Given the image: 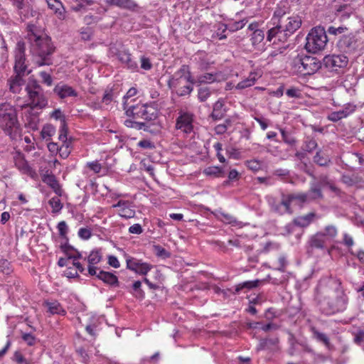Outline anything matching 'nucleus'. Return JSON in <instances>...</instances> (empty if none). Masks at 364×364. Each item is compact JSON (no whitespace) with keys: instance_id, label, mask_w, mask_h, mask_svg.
I'll use <instances>...</instances> for the list:
<instances>
[{"instance_id":"obj_10","label":"nucleus","mask_w":364,"mask_h":364,"mask_svg":"<svg viewBox=\"0 0 364 364\" xmlns=\"http://www.w3.org/2000/svg\"><path fill=\"white\" fill-rule=\"evenodd\" d=\"M183 81L191 84L195 82L190 72L189 67L186 65H183L180 69L172 75L168 82V85L170 88L177 89L181 85Z\"/></svg>"},{"instance_id":"obj_17","label":"nucleus","mask_w":364,"mask_h":364,"mask_svg":"<svg viewBox=\"0 0 364 364\" xmlns=\"http://www.w3.org/2000/svg\"><path fill=\"white\" fill-rule=\"evenodd\" d=\"M92 276H96L98 279L103 281L105 283L109 284L110 286H119L118 279L117 276L112 273L102 270L97 272V271L92 268Z\"/></svg>"},{"instance_id":"obj_12","label":"nucleus","mask_w":364,"mask_h":364,"mask_svg":"<svg viewBox=\"0 0 364 364\" xmlns=\"http://www.w3.org/2000/svg\"><path fill=\"white\" fill-rule=\"evenodd\" d=\"M338 49L346 53H353L358 48V41L353 33L343 35L338 41Z\"/></svg>"},{"instance_id":"obj_46","label":"nucleus","mask_w":364,"mask_h":364,"mask_svg":"<svg viewBox=\"0 0 364 364\" xmlns=\"http://www.w3.org/2000/svg\"><path fill=\"white\" fill-rule=\"evenodd\" d=\"M338 14H341V17L343 18H348L352 14V9L348 4L341 5L336 9Z\"/></svg>"},{"instance_id":"obj_7","label":"nucleus","mask_w":364,"mask_h":364,"mask_svg":"<svg viewBox=\"0 0 364 364\" xmlns=\"http://www.w3.org/2000/svg\"><path fill=\"white\" fill-rule=\"evenodd\" d=\"M126 109V114L136 119L141 118L147 122L154 121L158 117L157 110L151 106L146 105H132Z\"/></svg>"},{"instance_id":"obj_24","label":"nucleus","mask_w":364,"mask_h":364,"mask_svg":"<svg viewBox=\"0 0 364 364\" xmlns=\"http://www.w3.org/2000/svg\"><path fill=\"white\" fill-rule=\"evenodd\" d=\"M113 207L119 208V215L125 218H132L134 216L135 212L130 207V204L127 201H119Z\"/></svg>"},{"instance_id":"obj_64","label":"nucleus","mask_w":364,"mask_h":364,"mask_svg":"<svg viewBox=\"0 0 364 364\" xmlns=\"http://www.w3.org/2000/svg\"><path fill=\"white\" fill-rule=\"evenodd\" d=\"M39 75L43 83L48 86H50L52 85L53 80L50 74L46 72H41Z\"/></svg>"},{"instance_id":"obj_18","label":"nucleus","mask_w":364,"mask_h":364,"mask_svg":"<svg viewBox=\"0 0 364 364\" xmlns=\"http://www.w3.org/2000/svg\"><path fill=\"white\" fill-rule=\"evenodd\" d=\"M64 252L67 255L66 258H60L58 260V265L60 267H68L69 265H79V262L77 260L75 255L77 252L72 247H64Z\"/></svg>"},{"instance_id":"obj_14","label":"nucleus","mask_w":364,"mask_h":364,"mask_svg":"<svg viewBox=\"0 0 364 364\" xmlns=\"http://www.w3.org/2000/svg\"><path fill=\"white\" fill-rule=\"evenodd\" d=\"M301 26V19L298 15L287 16L282 23V28L287 38L298 30Z\"/></svg>"},{"instance_id":"obj_55","label":"nucleus","mask_w":364,"mask_h":364,"mask_svg":"<svg viewBox=\"0 0 364 364\" xmlns=\"http://www.w3.org/2000/svg\"><path fill=\"white\" fill-rule=\"evenodd\" d=\"M347 31L348 28L346 26L335 27L331 26L328 28L327 32L330 35L337 36L338 34L344 33Z\"/></svg>"},{"instance_id":"obj_40","label":"nucleus","mask_w":364,"mask_h":364,"mask_svg":"<svg viewBox=\"0 0 364 364\" xmlns=\"http://www.w3.org/2000/svg\"><path fill=\"white\" fill-rule=\"evenodd\" d=\"M55 133V128L54 126L47 124L43 126L41 132V136L42 139L48 140L52 136H53Z\"/></svg>"},{"instance_id":"obj_4","label":"nucleus","mask_w":364,"mask_h":364,"mask_svg":"<svg viewBox=\"0 0 364 364\" xmlns=\"http://www.w3.org/2000/svg\"><path fill=\"white\" fill-rule=\"evenodd\" d=\"M26 90L32 109H43L48 106V99L42 92L41 86L34 78L30 77L28 79Z\"/></svg>"},{"instance_id":"obj_42","label":"nucleus","mask_w":364,"mask_h":364,"mask_svg":"<svg viewBox=\"0 0 364 364\" xmlns=\"http://www.w3.org/2000/svg\"><path fill=\"white\" fill-rule=\"evenodd\" d=\"M318 182L316 183L320 186V187L328 186L330 189L333 191H336L337 190L335 185L332 183L331 180H329L328 177L326 175H321L318 177Z\"/></svg>"},{"instance_id":"obj_39","label":"nucleus","mask_w":364,"mask_h":364,"mask_svg":"<svg viewBox=\"0 0 364 364\" xmlns=\"http://www.w3.org/2000/svg\"><path fill=\"white\" fill-rule=\"evenodd\" d=\"M351 114V111H336L333 112L328 114V119L333 122H338L341 119L347 117L349 114Z\"/></svg>"},{"instance_id":"obj_49","label":"nucleus","mask_w":364,"mask_h":364,"mask_svg":"<svg viewBox=\"0 0 364 364\" xmlns=\"http://www.w3.org/2000/svg\"><path fill=\"white\" fill-rule=\"evenodd\" d=\"M247 21L244 18L241 21H235L232 23H229L228 26V28L232 31V32H235V31H237L240 29H242L245 26V24L247 23Z\"/></svg>"},{"instance_id":"obj_5","label":"nucleus","mask_w":364,"mask_h":364,"mask_svg":"<svg viewBox=\"0 0 364 364\" xmlns=\"http://www.w3.org/2000/svg\"><path fill=\"white\" fill-rule=\"evenodd\" d=\"M28 36L35 54L46 60V57L53 53V49L48 36H39L33 31H31Z\"/></svg>"},{"instance_id":"obj_63","label":"nucleus","mask_w":364,"mask_h":364,"mask_svg":"<svg viewBox=\"0 0 364 364\" xmlns=\"http://www.w3.org/2000/svg\"><path fill=\"white\" fill-rule=\"evenodd\" d=\"M78 235L81 239L88 240L91 237V230L87 228H82L78 231Z\"/></svg>"},{"instance_id":"obj_48","label":"nucleus","mask_w":364,"mask_h":364,"mask_svg":"<svg viewBox=\"0 0 364 364\" xmlns=\"http://www.w3.org/2000/svg\"><path fill=\"white\" fill-rule=\"evenodd\" d=\"M117 93L115 92L112 89L106 90L103 95L102 101L103 103L107 105L117 97Z\"/></svg>"},{"instance_id":"obj_34","label":"nucleus","mask_w":364,"mask_h":364,"mask_svg":"<svg viewBox=\"0 0 364 364\" xmlns=\"http://www.w3.org/2000/svg\"><path fill=\"white\" fill-rule=\"evenodd\" d=\"M279 343V338H267L259 340V344L257 347V350H265L270 346H276Z\"/></svg>"},{"instance_id":"obj_50","label":"nucleus","mask_w":364,"mask_h":364,"mask_svg":"<svg viewBox=\"0 0 364 364\" xmlns=\"http://www.w3.org/2000/svg\"><path fill=\"white\" fill-rule=\"evenodd\" d=\"M342 181L348 186L355 185L359 182L358 176L354 174L352 175H343L342 176Z\"/></svg>"},{"instance_id":"obj_11","label":"nucleus","mask_w":364,"mask_h":364,"mask_svg":"<svg viewBox=\"0 0 364 364\" xmlns=\"http://www.w3.org/2000/svg\"><path fill=\"white\" fill-rule=\"evenodd\" d=\"M193 118L192 112L180 109L176 120V129L186 134L191 133L193 129Z\"/></svg>"},{"instance_id":"obj_47","label":"nucleus","mask_w":364,"mask_h":364,"mask_svg":"<svg viewBox=\"0 0 364 364\" xmlns=\"http://www.w3.org/2000/svg\"><path fill=\"white\" fill-rule=\"evenodd\" d=\"M211 95L210 89L207 87H200L198 90V98L200 102L206 101Z\"/></svg>"},{"instance_id":"obj_33","label":"nucleus","mask_w":364,"mask_h":364,"mask_svg":"<svg viewBox=\"0 0 364 364\" xmlns=\"http://www.w3.org/2000/svg\"><path fill=\"white\" fill-rule=\"evenodd\" d=\"M287 11L288 8H282L281 6H279L274 11L272 17V20L274 21V24L279 23L282 25L287 18L286 15L287 14Z\"/></svg>"},{"instance_id":"obj_6","label":"nucleus","mask_w":364,"mask_h":364,"mask_svg":"<svg viewBox=\"0 0 364 364\" xmlns=\"http://www.w3.org/2000/svg\"><path fill=\"white\" fill-rule=\"evenodd\" d=\"M293 63L297 70L303 75H312L321 68L319 60L312 56L298 55Z\"/></svg>"},{"instance_id":"obj_52","label":"nucleus","mask_w":364,"mask_h":364,"mask_svg":"<svg viewBox=\"0 0 364 364\" xmlns=\"http://www.w3.org/2000/svg\"><path fill=\"white\" fill-rule=\"evenodd\" d=\"M264 38V33L262 30H256L253 32L251 41L253 45L261 43Z\"/></svg>"},{"instance_id":"obj_30","label":"nucleus","mask_w":364,"mask_h":364,"mask_svg":"<svg viewBox=\"0 0 364 364\" xmlns=\"http://www.w3.org/2000/svg\"><path fill=\"white\" fill-rule=\"evenodd\" d=\"M316 215L314 213H309L305 215L295 218L293 221L296 226L301 228L307 227L314 220Z\"/></svg>"},{"instance_id":"obj_21","label":"nucleus","mask_w":364,"mask_h":364,"mask_svg":"<svg viewBox=\"0 0 364 364\" xmlns=\"http://www.w3.org/2000/svg\"><path fill=\"white\" fill-rule=\"evenodd\" d=\"M105 2L109 6L129 11H134L138 8V4L134 0H105Z\"/></svg>"},{"instance_id":"obj_2","label":"nucleus","mask_w":364,"mask_h":364,"mask_svg":"<svg viewBox=\"0 0 364 364\" xmlns=\"http://www.w3.org/2000/svg\"><path fill=\"white\" fill-rule=\"evenodd\" d=\"M0 127L13 139L20 134V125L15 107L10 104L0 105Z\"/></svg>"},{"instance_id":"obj_32","label":"nucleus","mask_w":364,"mask_h":364,"mask_svg":"<svg viewBox=\"0 0 364 364\" xmlns=\"http://www.w3.org/2000/svg\"><path fill=\"white\" fill-rule=\"evenodd\" d=\"M15 166L23 173H28L29 166L21 153H16L14 157Z\"/></svg>"},{"instance_id":"obj_41","label":"nucleus","mask_w":364,"mask_h":364,"mask_svg":"<svg viewBox=\"0 0 364 364\" xmlns=\"http://www.w3.org/2000/svg\"><path fill=\"white\" fill-rule=\"evenodd\" d=\"M48 204L52 208L53 213H58L63 208V204L58 196L53 197L48 201Z\"/></svg>"},{"instance_id":"obj_16","label":"nucleus","mask_w":364,"mask_h":364,"mask_svg":"<svg viewBox=\"0 0 364 364\" xmlns=\"http://www.w3.org/2000/svg\"><path fill=\"white\" fill-rule=\"evenodd\" d=\"M276 24L277 25L274 27L268 30L267 41L269 42H272L273 41V43H276L277 41H287V37L282 28V25L279 23Z\"/></svg>"},{"instance_id":"obj_25","label":"nucleus","mask_w":364,"mask_h":364,"mask_svg":"<svg viewBox=\"0 0 364 364\" xmlns=\"http://www.w3.org/2000/svg\"><path fill=\"white\" fill-rule=\"evenodd\" d=\"M327 241L325 235L322 232H318L311 237L309 242L312 247L323 249L326 247Z\"/></svg>"},{"instance_id":"obj_58","label":"nucleus","mask_w":364,"mask_h":364,"mask_svg":"<svg viewBox=\"0 0 364 364\" xmlns=\"http://www.w3.org/2000/svg\"><path fill=\"white\" fill-rule=\"evenodd\" d=\"M176 93L179 96H185L189 95L193 91V87L191 85H183L176 89Z\"/></svg>"},{"instance_id":"obj_36","label":"nucleus","mask_w":364,"mask_h":364,"mask_svg":"<svg viewBox=\"0 0 364 364\" xmlns=\"http://www.w3.org/2000/svg\"><path fill=\"white\" fill-rule=\"evenodd\" d=\"M314 161L320 166H326L328 165L331 160L328 156L323 154L321 150H319L314 156Z\"/></svg>"},{"instance_id":"obj_26","label":"nucleus","mask_w":364,"mask_h":364,"mask_svg":"<svg viewBox=\"0 0 364 364\" xmlns=\"http://www.w3.org/2000/svg\"><path fill=\"white\" fill-rule=\"evenodd\" d=\"M259 77L258 74L255 72H252L250 73L248 77L245 80L239 82L235 86V89L237 90H243L247 87H250L254 85L257 81V80Z\"/></svg>"},{"instance_id":"obj_28","label":"nucleus","mask_w":364,"mask_h":364,"mask_svg":"<svg viewBox=\"0 0 364 364\" xmlns=\"http://www.w3.org/2000/svg\"><path fill=\"white\" fill-rule=\"evenodd\" d=\"M305 193L308 195V201L323 198L321 188L320 186L315 182L311 183L309 190Z\"/></svg>"},{"instance_id":"obj_37","label":"nucleus","mask_w":364,"mask_h":364,"mask_svg":"<svg viewBox=\"0 0 364 364\" xmlns=\"http://www.w3.org/2000/svg\"><path fill=\"white\" fill-rule=\"evenodd\" d=\"M289 195L295 205L301 206L304 203L308 202V195L305 193H289Z\"/></svg>"},{"instance_id":"obj_22","label":"nucleus","mask_w":364,"mask_h":364,"mask_svg":"<svg viewBox=\"0 0 364 364\" xmlns=\"http://www.w3.org/2000/svg\"><path fill=\"white\" fill-rule=\"evenodd\" d=\"M42 181L49 186L58 196L62 195V189L54 175L46 171L42 175Z\"/></svg>"},{"instance_id":"obj_44","label":"nucleus","mask_w":364,"mask_h":364,"mask_svg":"<svg viewBox=\"0 0 364 364\" xmlns=\"http://www.w3.org/2000/svg\"><path fill=\"white\" fill-rule=\"evenodd\" d=\"M259 282V280H255V281H247V282H245L243 283L239 284L235 287V292L238 293L242 289H250L255 288V287H257Z\"/></svg>"},{"instance_id":"obj_8","label":"nucleus","mask_w":364,"mask_h":364,"mask_svg":"<svg viewBox=\"0 0 364 364\" xmlns=\"http://www.w3.org/2000/svg\"><path fill=\"white\" fill-rule=\"evenodd\" d=\"M323 64L331 73H341L348 64V58L345 55H328L323 58Z\"/></svg>"},{"instance_id":"obj_45","label":"nucleus","mask_w":364,"mask_h":364,"mask_svg":"<svg viewBox=\"0 0 364 364\" xmlns=\"http://www.w3.org/2000/svg\"><path fill=\"white\" fill-rule=\"evenodd\" d=\"M322 233L325 235L327 240H332L336 237L338 234V230L334 225H327L324 228V230L322 232Z\"/></svg>"},{"instance_id":"obj_54","label":"nucleus","mask_w":364,"mask_h":364,"mask_svg":"<svg viewBox=\"0 0 364 364\" xmlns=\"http://www.w3.org/2000/svg\"><path fill=\"white\" fill-rule=\"evenodd\" d=\"M153 248L154 252L156 256L162 258H168L170 257V253L168 251H166L163 247L157 245H154Z\"/></svg>"},{"instance_id":"obj_29","label":"nucleus","mask_w":364,"mask_h":364,"mask_svg":"<svg viewBox=\"0 0 364 364\" xmlns=\"http://www.w3.org/2000/svg\"><path fill=\"white\" fill-rule=\"evenodd\" d=\"M118 59L129 69L134 70L137 68V63L133 60L131 55L126 51H120L118 53Z\"/></svg>"},{"instance_id":"obj_9","label":"nucleus","mask_w":364,"mask_h":364,"mask_svg":"<svg viewBox=\"0 0 364 364\" xmlns=\"http://www.w3.org/2000/svg\"><path fill=\"white\" fill-rule=\"evenodd\" d=\"M269 203L271 210L279 215L293 214L294 211L291 207L293 200L289 194L282 193L280 201H277L275 198H272L269 200Z\"/></svg>"},{"instance_id":"obj_38","label":"nucleus","mask_w":364,"mask_h":364,"mask_svg":"<svg viewBox=\"0 0 364 364\" xmlns=\"http://www.w3.org/2000/svg\"><path fill=\"white\" fill-rule=\"evenodd\" d=\"M218 73H205L199 75L197 78L198 82L200 84L203 83H211L218 80Z\"/></svg>"},{"instance_id":"obj_43","label":"nucleus","mask_w":364,"mask_h":364,"mask_svg":"<svg viewBox=\"0 0 364 364\" xmlns=\"http://www.w3.org/2000/svg\"><path fill=\"white\" fill-rule=\"evenodd\" d=\"M280 132L282 136V139L286 144L290 146H294L296 144V139L291 133L285 131L283 129H280Z\"/></svg>"},{"instance_id":"obj_15","label":"nucleus","mask_w":364,"mask_h":364,"mask_svg":"<svg viewBox=\"0 0 364 364\" xmlns=\"http://www.w3.org/2000/svg\"><path fill=\"white\" fill-rule=\"evenodd\" d=\"M26 68V66L25 65L24 43L19 41L16 45L14 70L16 74L21 75L25 72Z\"/></svg>"},{"instance_id":"obj_61","label":"nucleus","mask_w":364,"mask_h":364,"mask_svg":"<svg viewBox=\"0 0 364 364\" xmlns=\"http://www.w3.org/2000/svg\"><path fill=\"white\" fill-rule=\"evenodd\" d=\"M124 124L128 127L136 128L138 129H141L145 127V124L144 122H134L130 119L126 120Z\"/></svg>"},{"instance_id":"obj_51","label":"nucleus","mask_w":364,"mask_h":364,"mask_svg":"<svg viewBox=\"0 0 364 364\" xmlns=\"http://www.w3.org/2000/svg\"><path fill=\"white\" fill-rule=\"evenodd\" d=\"M318 144L315 139L307 138L304 141V150L305 151L311 152L316 149Z\"/></svg>"},{"instance_id":"obj_31","label":"nucleus","mask_w":364,"mask_h":364,"mask_svg":"<svg viewBox=\"0 0 364 364\" xmlns=\"http://www.w3.org/2000/svg\"><path fill=\"white\" fill-rule=\"evenodd\" d=\"M45 305L48 308V311L51 314H65V309L57 301H46Z\"/></svg>"},{"instance_id":"obj_56","label":"nucleus","mask_w":364,"mask_h":364,"mask_svg":"<svg viewBox=\"0 0 364 364\" xmlns=\"http://www.w3.org/2000/svg\"><path fill=\"white\" fill-rule=\"evenodd\" d=\"M204 173L208 176H220L223 171L218 166H210L204 170Z\"/></svg>"},{"instance_id":"obj_19","label":"nucleus","mask_w":364,"mask_h":364,"mask_svg":"<svg viewBox=\"0 0 364 364\" xmlns=\"http://www.w3.org/2000/svg\"><path fill=\"white\" fill-rule=\"evenodd\" d=\"M53 92L61 99L76 97L77 95L72 87L61 82L55 85Z\"/></svg>"},{"instance_id":"obj_13","label":"nucleus","mask_w":364,"mask_h":364,"mask_svg":"<svg viewBox=\"0 0 364 364\" xmlns=\"http://www.w3.org/2000/svg\"><path fill=\"white\" fill-rule=\"evenodd\" d=\"M126 263L127 269L140 275H146L153 267L151 264L130 256L126 257Z\"/></svg>"},{"instance_id":"obj_3","label":"nucleus","mask_w":364,"mask_h":364,"mask_svg":"<svg viewBox=\"0 0 364 364\" xmlns=\"http://www.w3.org/2000/svg\"><path fill=\"white\" fill-rule=\"evenodd\" d=\"M305 48L309 53H316L323 50L326 46L328 38L326 31L323 27L312 28L306 36Z\"/></svg>"},{"instance_id":"obj_35","label":"nucleus","mask_w":364,"mask_h":364,"mask_svg":"<svg viewBox=\"0 0 364 364\" xmlns=\"http://www.w3.org/2000/svg\"><path fill=\"white\" fill-rule=\"evenodd\" d=\"M84 270L81 264L79 262V265H69L68 268L64 271V275L68 278H75L77 276V272H82Z\"/></svg>"},{"instance_id":"obj_53","label":"nucleus","mask_w":364,"mask_h":364,"mask_svg":"<svg viewBox=\"0 0 364 364\" xmlns=\"http://www.w3.org/2000/svg\"><path fill=\"white\" fill-rule=\"evenodd\" d=\"M231 124L230 119H226L223 124H218L215 127V132L217 134H223L226 132L228 127Z\"/></svg>"},{"instance_id":"obj_23","label":"nucleus","mask_w":364,"mask_h":364,"mask_svg":"<svg viewBox=\"0 0 364 364\" xmlns=\"http://www.w3.org/2000/svg\"><path fill=\"white\" fill-rule=\"evenodd\" d=\"M225 112L224 101L222 99H219L214 103L213 112L210 117L215 121L220 120L225 117Z\"/></svg>"},{"instance_id":"obj_59","label":"nucleus","mask_w":364,"mask_h":364,"mask_svg":"<svg viewBox=\"0 0 364 364\" xmlns=\"http://www.w3.org/2000/svg\"><path fill=\"white\" fill-rule=\"evenodd\" d=\"M90 5L89 0H76V5L73 6V9L75 11H80L85 9V6Z\"/></svg>"},{"instance_id":"obj_20","label":"nucleus","mask_w":364,"mask_h":364,"mask_svg":"<svg viewBox=\"0 0 364 364\" xmlns=\"http://www.w3.org/2000/svg\"><path fill=\"white\" fill-rule=\"evenodd\" d=\"M48 8L53 11L55 16L60 20L65 18V9L60 0H45Z\"/></svg>"},{"instance_id":"obj_57","label":"nucleus","mask_w":364,"mask_h":364,"mask_svg":"<svg viewBox=\"0 0 364 364\" xmlns=\"http://www.w3.org/2000/svg\"><path fill=\"white\" fill-rule=\"evenodd\" d=\"M313 333H314V337L318 341L323 342L326 346H329V344H330L329 339L326 334L321 333L314 328L313 329Z\"/></svg>"},{"instance_id":"obj_27","label":"nucleus","mask_w":364,"mask_h":364,"mask_svg":"<svg viewBox=\"0 0 364 364\" xmlns=\"http://www.w3.org/2000/svg\"><path fill=\"white\" fill-rule=\"evenodd\" d=\"M10 90L14 93H18L24 84V80L21 75L16 74L14 77H11L9 81Z\"/></svg>"},{"instance_id":"obj_60","label":"nucleus","mask_w":364,"mask_h":364,"mask_svg":"<svg viewBox=\"0 0 364 364\" xmlns=\"http://www.w3.org/2000/svg\"><path fill=\"white\" fill-rule=\"evenodd\" d=\"M246 164L248 168L253 171H259L262 166L261 163L255 159L247 161Z\"/></svg>"},{"instance_id":"obj_62","label":"nucleus","mask_w":364,"mask_h":364,"mask_svg":"<svg viewBox=\"0 0 364 364\" xmlns=\"http://www.w3.org/2000/svg\"><path fill=\"white\" fill-rule=\"evenodd\" d=\"M354 342L360 346L364 350V331L358 332L354 338Z\"/></svg>"},{"instance_id":"obj_1","label":"nucleus","mask_w":364,"mask_h":364,"mask_svg":"<svg viewBox=\"0 0 364 364\" xmlns=\"http://www.w3.org/2000/svg\"><path fill=\"white\" fill-rule=\"evenodd\" d=\"M317 299L321 311L326 314L343 311L348 301L341 283L334 279H330L319 284Z\"/></svg>"}]
</instances>
